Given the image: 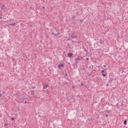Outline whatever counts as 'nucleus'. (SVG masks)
<instances>
[{
	"label": "nucleus",
	"mask_w": 128,
	"mask_h": 128,
	"mask_svg": "<svg viewBox=\"0 0 128 128\" xmlns=\"http://www.w3.org/2000/svg\"><path fill=\"white\" fill-rule=\"evenodd\" d=\"M104 70H102V74H104Z\"/></svg>",
	"instance_id": "f3484780"
},
{
	"label": "nucleus",
	"mask_w": 128,
	"mask_h": 128,
	"mask_svg": "<svg viewBox=\"0 0 128 128\" xmlns=\"http://www.w3.org/2000/svg\"><path fill=\"white\" fill-rule=\"evenodd\" d=\"M127 14H128V12H127Z\"/></svg>",
	"instance_id": "7c9ffc66"
},
{
	"label": "nucleus",
	"mask_w": 128,
	"mask_h": 128,
	"mask_svg": "<svg viewBox=\"0 0 128 128\" xmlns=\"http://www.w3.org/2000/svg\"><path fill=\"white\" fill-rule=\"evenodd\" d=\"M32 88H36V86H32Z\"/></svg>",
	"instance_id": "aec40b11"
},
{
	"label": "nucleus",
	"mask_w": 128,
	"mask_h": 128,
	"mask_svg": "<svg viewBox=\"0 0 128 128\" xmlns=\"http://www.w3.org/2000/svg\"><path fill=\"white\" fill-rule=\"evenodd\" d=\"M48 86L46 85L44 87V90H46V88H48Z\"/></svg>",
	"instance_id": "f8f14e48"
},
{
	"label": "nucleus",
	"mask_w": 128,
	"mask_h": 128,
	"mask_svg": "<svg viewBox=\"0 0 128 128\" xmlns=\"http://www.w3.org/2000/svg\"><path fill=\"white\" fill-rule=\"evenodd\" d=\"M80 85H81L82 86H84V82H81Z\"/></svg>",
	"instance_id": "2eb2a0df"
},
{
	"label": "nucleus",
	"mask_w": 128,
	"mask_h": 128,
	"mask_svg": "<svg viewBox=\"0 0 128 128\" xmlns=\"http://www.w3.org/2000/svg\"><path fill=\"white\" fill-rule=\"evenodd\" d=\"M52 34H54V36H58V33H56V34H54V32H52Z\"/></svg>",
	"instance_id": "39448f33"
},
{
	"label": "nucleus",
	"mask_w": 128,
	"mask_h": 128,
	"mask_svg": "<svg viewBox=\"0 0 128 128\" xmlns=\"http://www.w3.org/2000/svg\"><path fill=\"white\" fill-rule=\"evenodd\" d=\"M74 18H76V16H72V19L73 20H74Z\"/></svg>",
	"instance_id": "9b49d317"
},
{
	"label": "nucleus",
	"mask_w": 128,
	"mask_h": 128,
	"mask_svg": "<svg viewBox=\"0 0 128 128\" xmlns=\"http://www.w3.org/2000/svg\"><path fill=\"white\" fill-rule=\"evenodd\" d=\"M106 118H108V115L106 114Z\"/></svg>",
	"instance_id": "412c9836"
},
{
	"label": "nucleus",
	"mask_w": 128,
	"mask_h": 128,
	"mask_svg": "<svg viewBox=\"0 0 128 128\" xmlns=\"http://www.w3.org/2000/svg\"><path fill=\"white\" fill-rule=\"evenodd\" d=\"M2 10H4V4H2Z\"/></svg>",
	"instance_id": "0eeeda50"
},
{
	"label": "nucleus",
	"mask_w": 128,
	"mask_h": 128,
	"mask_svg": "<svg viewBox=\"0 0 128 128\" xmlns=\"http://www.w3.org/2000/svg\"><path fill=\"white\" fill-rule=\"evenodd\" d=\"M2 96V94H0V98H1V96Z\"/></svg>",
	"instance_id": "4be33fe9"
},
{
	"label": "nucleus",
	"mask_w": 128,
	"mask_h": 128,
	"mask_svg": "<svg viewBox=\"0 0 128 128\" xmlns=\"http://www.w3.org/2000/svg\"><path fill=\"white\" fill-rule=\"evenodd\" d=\"M2 17H0V20H2Z\"/></svg>",
	"instance_id": "b1692460"
},
{
	"label": "nucleus",
	"mask_w": 128,
	"mask_h": 128,
	"mask_svg": "<svg viewBox=\"0 0 128 128\" xmlns=\"http://www.w3.org/2000/svg\"><path fill=\"white\" fill-rule=\"evenodd\" d=\"M68 76V74H66V76Z\"/></svg>",
	"instance_id": "c85d7f7f"
},
{
	"label": "nucleus",
	"mask_w": 128,
	"mask_h": 128,
	"mask_svg": "<svg viewBox=\"0 0 128 128\" xmlns=\"http://www.w3.org/2000/svg\"><path fill=\"white\" fill-rule=\"evenodd\" d=\"M84 51L86 52V50H84Z\"/></svg>",
	"instance_id": "cd10ccee"
},
{
	"label": "nucleus",
	"mask_w": 128,
	"mask_h": 128,
	"mask_svg": "<svg viewBox=\"0 0 128 128\" xmlns=\"http://www.w3.org/2000/svg\"><path fill=\"white\" fill-rule=\"evenodd\" d=\"M87 76H91L92 74L88 72V73H87Z\"/></svg>",
	"instance_id": "1a4fd4ad"
},
{
	"label": "nucleus",
	"mask_w": 128,
	"mask_h": 128,
	"mask_svg": "<svg viewBox=\"0 0 128 128\" xmlns=\"http://www.w3.org/2000/svg\"><path fill=\"white\" fill-rule=\"evenodd\" d=\"M43 8H44V7H43Z\"/></svg>",
	"instance_id": "c756f323"
},
{
	"label": "nucleus",
	"mask_w": 128,
	"mask_h": 128,
	"mask_svg": "<svg viewBox=\"0 0 128 128\" xmlns=\"http://www.w3.org/2000/svg\"><path fill=\"white\" fill-rule=\"evenodd\" d=\"M64 66V64H59L58 65V68H60V70H62V67Z\"/></svg>",
	"instance_id": "7ed1b4c3"
},
{
	"label": "nucleus",
	"mask_w": 128,
	"mask_h": 128,
	"mask_svg": "<svg viewBox=\"0 0 128 128\" xmlns=\"http://www.w3.org/2000/svg\"><path fill=\"white\" fill-rule=\"evenodd\" d=\"M4 126H8V124H5Z\"/></svg>",
	"instance_id": "a211bd4d"
},
{
	"label": "nucleus",
	"mask_w": 128,
	"mask_h": 128,
	"mask_svg": "<svg viewBox=\"0 0 128 128\" xmlns=\"http://www.w3.org/2000/svg\"><path fill=\"white\" fill-rule=\"evenodd\" d=\"M2 92L4 93V92Z\"/></svg>",
	"instance_id": "2f4dec72"
},
{
	"label": "nucleus",
	"mask_w": 128,
	"mask_h": 128,
	"mask_svg": "<svg viewBox=\"0 0 128 128\" xmlns=\"http://www.w3.org/2000/svg\"><path fill=\"white\" fill-rule=\"evenodd\" d=\"M70 38H78V36L76 35L74 33H72V34L70 36Z\"/></svg>",
	"instance_id": "f257e3e1"
},
{
	"label": "nucleus",
	"mask_w": 128,
	"mask_h": 128,
	"mask_svg": "<svg viewBox=\"0 0 128 128\" xmlns=\"http://www.w3.org/2000/svg\"><path fill=\"white\" fill-rule=\"evenodd\" d=\"M106 86H108V84H106Z\"/></svg>",
	"instance_id": "5701e85b"
},
{
	"label": "nucleus",
	"mask_w": 128,
	"mask_h": 128,
	"mask_svg": "<svg viewBox=\"0 0 128 128\" xmlns=\"http://www.w3.org/2000/svg\"><path fill=\"white\" fill-rule=\"evenodd\" d=\"M112 82V78H110V80H108V83L110 84Z\"/></svg>",
	"instance_id": "9d476101"
},
{
	"label": "nucleus",
	"mask_w": 128,
	"mask_h": 128,
	"mask_svg": "<svg viewBox=\"0 0 128 128\" xmlns=\"http://www.w3.org/2000/svg\"><path fill=\"white\" fill-rule=\"evenodd\" d=\"M103 43H104V41H102V40H100V44H102Z\"/></svg>",
	"instance_id": "20e7f679"
},
{
	"label": "nucleus",
	"mask_w": 128,
	"mask_h": 128,
	"mask_svg": "<svg viewBox=\"0 0 128 128\" xmlns=\"http://www.w3.org/2000/svg\"><path fill=\"white\" fill-rule=\"evenodd\" d=\"M103 76H106V73H102Z\"/></svg>",
	"instance_id": "423d86ee"
},
{
	"label": "nucleus",
	"mask_w": 128,
	"mask_h": 128,
	"mask_svg": "<svg viewBox=\"0 0 128 128\" xmlns=\"http://www.w3.org/2000/svg\"><path fill=\"white\" fill-rule=\"evenodd\" d=\"M80 22H82V20H80Z\"/></svg>",
	"instance_id": "393cba45"
},
{
	"label": "nucleus",
	"mask_w": 128,
	"mask_h": 128,
	"mask_svg": "<svg viewBox=\"0 0 128 128\" xmlns=\"http://www.w3.org/2000/svg\"><path fill=\"white\" fill-rule=\"evenodd\" d=\"M124 124H125V125L126 124V120H124Z\"/></svg>",
	"instance_id": "ddd939ff"
},
{
	"label": "nucleus",
	"mask_w": 128,
	"mask_h": 128,
	"mask_svg": "<svg viewBox=\"0 0 128 128\" xmlns=\"http://www.w3.org/2000/svg\"><path fill=\"white\" fill-rule=\"evenodd\" d=\"M34 93L33 92H31V94H32V96L34 95Z\"/></svg>",
	"instance_id": "4468645a"
},
{
	"label": "nucleus",
	"mask_w": 128,
	"mask_h": 128,
	"mask_svg": "<svg viewBox=\"0 0 128 128\" xmlns=\"http://www.w3.org/2000/svg\"><path fill=\"white\" fill-rule=\"evenodd\" d=\"M76 60H80V58H76Z\"/></svg>",
	"instance_id": "bb28decb"
},
{
	"label": "nucleus",
	"mask_w": 128,
	"mask_h": 128,
	"mask_svg": "<svg viewBox=\"0 0 128 128\" xmlns=\"http://www.w3.org/2000/svg\"><path fill=\"white\" fill-rule=\"evenodd\" d=\"M16 23H12V26H16Z\"/></svg>",
	"instance_id": "6e6552de"
},
{
	"label": "nucleus",
	"mask_w": 128,
	"mask_h": 128,
	"mask_svg": "<svg viewBox=\"0 0 128 128\" xmlns=\"http://www.w3.org/2000/svg\"><path fill=\"white\" fill-rule=\"evenodd\" d=\"M106 65H104V68H106Z\"/></svg>",
	"instance_id": "a878e982"
},
{
	"label": "nucleus",
	"mask_w": 128,
	"mask_h": 128,
	"mask_svg": "<svg viewBox=\"0 0 128 128\" xmlns=\"http://www.w3.org/2000/svg\"><path fill=\"white\" fill-rule=\"evenodd\" d=\"M89 58H86V60H88Z\"/></svg>",
	"instance_id": "6ab92c4d"
},
{
	"label": "nucleus",
	"mask_w": 128,
	"mask_h": 128,
	"mask_svg": "<svg viewBox=\"0 0 128 128\" xmlns=\"http://www.w3.org/2000/svg\"><path fill=\"white\" fill-rule=\"evenodd\" d=\"M72 52H70V53H68V58H72Z\"/></svg>",
	"instance_id": "f03ea898"
},
{
	"label": "nucleus",
	"mask_w": 128,
	"mask_h": 128,
	"mask_svg": "<svg viewBox=\"0 0 128 128\" xmlns=\"http://www.w3.org/2000/svg\"><path fill=\"white\" fill-rule=\"evenodd\" d=\"M14 120V118H11V120Z\"/></svg>",
	"instance_id": "dca6fc26"
}]
</instances>
